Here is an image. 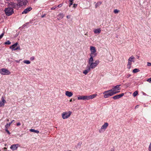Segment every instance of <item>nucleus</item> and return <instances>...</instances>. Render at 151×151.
<instances>
[{
	"label": "nucleus",
	"instance_id": "obj_4",
	"mask_svg": "<svg viewBox=\"0 0 151 151\" xmlns=\"http://www.w3.org/2000/svg\"><path fill=\"white\" fill-rule=\"evenodd\" d=\"M103 93L104 94V97L106 98L116 94V93L113 92V91L111 89L104 91Z\"/></svg>",
	"mask_w": 151,
	"mask_h": 151
},
{
	"label": "nucleus",
	"instance_id": "obj_22",
	"mask_svg": "<svg viewBox=\"0 0 151 151\" xmlns=\"http://www.w3.org/2000/svg\"><path fill=\"white\" fill-rule=\"evenodd\" d=\"M139 71V70L137 68H135L133 70V72L134 73H136L137 72H138Z\"/></svg>",
	"mask_w": 151,
	"mask_h": 151
},
{
	"label": "nucleus",
	"instance_id": "obj_13",
	"mask_svg": "<svg viewBox=\"0 0 151 151\" xmlns=\"http://www.w3.org/2000/svg\"><path fill=\"white\" fill-rule=\"evenodd\" d=\"M91 69L87 66L86 69L83 71V73L85 75H86L91 71Z\"/></svg>",
	"mask_w": 151,
	"mask_h": 151
},
{
	"label": "nucleus",
	"instance_id": "obj_14",
	"mask_svg": "<svg viewBox=\"0 0 151 151\" xmlns=\"http://www.w3.org/2000/svg\"><path fill=\"white\" fill-rule=\"evenodd\" d=\"M18 144L13 145L11 146L10 148L13 150H17L18 147Z\"/></svg>",
	"mask_w": 151,
	"mask_h": 151
},
{
	"label": "nucleus",
	"instance_id": "obj_1",
	"mask_svg": "<svg viewBox=\"0 0 151 151\" xmlns=\"http://www.w3.org/2000/svg\"><path fill=\"white\" fill-rule=\"evenodd\" d=\"M6 2L8 3V5L9 7L5 8L4 11L6 15L9 16L12 15L14 13L13 8L15 7L16 4L11 2L10 3L8 2Z\"/></svg>",
	"mask_w": 151,
	"mask_h": 151
},
{
	"label": "nucleus",
	"instance_id": "obj_50",
	"mask_svg": "<svg viewBox=\"0 0 151 151\" xmlns=\"http://www.w3.org/2000/svg\"><path fill=\"white\" fill-rule=\"evenodd\" d=\"M9 0H6V1H8Z\"/></svg>",
	"mask_w": 151,
	"mask_h": 151
},
{
	"label": "nucleus",
	"instance_id": "obj_31",
	"mask_svg": "<svg viewBox=\"0 0 151 151\" xmlns=\"http://www.w3.org/2000/svg\"><path fill=\"white\" fill-rule=\"evenodd\" d=\"M10 124H7L5 126V127L6 128H8V127H9L10 126Z\"/></svg>",
	"mask_w": 151,
	"mask_h": 151
},
{
	"label": "nucleus",
	"instance_id": "obj_23",
	"mask_svg": "<svg viewBox=\"0 0 151 151\" xmlns=\"http://www.w3.org/2000/svg\"><path fill=\"white\" fill-rule=\"evenodd\" d=\"M2 101L4 104L6 102V101L5 100V97L3 96H2L1 98Z\"/></svg>",
	"mask_w": 151,
	"mask_h": 151
},
{
	"label": "nucleus",
	"instance_id": "obj_11",
	"mask_svg": "<svg viewBox=\"0 0 151 151\" xmlns=\"http://www.w3.org/2000/svg\"><path fill=\"white\" fill-rule=\"evenodd\" d=\"M32 9V8L30 7H27L25 9L24 11L22 12V14H26L28 12L30 11Z\"/></svg>",
	"mask_w": 151,
	"mask_h": 151
},
{
	"label": "nucleus",
	"instance_id": "obj_24",
	"mask_svg": "<svg viewBox=\"0 0 151 151\" xmlns=\"http://www.w3.org/2000/svg\"><path fill=\"white\" fill-rule=\"evenodd\" d=\"M138 94V91H135L133 93V96L134 97L136 96Z\"/></svg>",
	"mask_w": 151,
	"mask_h": 151
},
{
	"label": "nucleus",
	"instance_id": "obj_12",
	"mask_svg": "<svg viewBox=\"0 0 151 151\" xmlns=\"http://www.w3.org/2000/svg\"><path fill=\"white\" fill-rule=\"evenodd\" d=\"M124 93H122L118 95L115 96L113 97V99H119L123 96L124 95Z\"/></svg>",
	"mask_w": 151,
	"mask_h": 151
},
{
	"label": "nucleus",
	"instance_id": "obj_21",
	"mask_svg": "<svg viewBox=\"0 0 151 151\" xmlns=\"http://www.w3.org/2000/svg\"><path fill=\"white\" fill-rule=\"evenodd\" d=\"M78 100H83V96H81L79 95L78 97Z\"/></svg>",
	"mask_w": 151,
	"mask_h": 151
},
{
	"label": "nucleus",
	"instance_id": "obj_42",
	"mask_svg": "<svg viewBox=\"0 0 151 151\" xmlns=\"http://www.w3.org/2000/svg\"><path fill=\"white\" fill-rule=\"evenodd\" d=\"M6 131L9 134H10V133L8 130L6 129Z\"/></svg>",
	"mask_w": 151,
	"mask_h": 151
},
{
	"label": "nucleus",
	"instance_id": "obj_44",
	"mask_svg": "<svg viewBox=\"0 0 151 151\" xmlns=\"http://www.w3.org/2000/svg\"><path fill=\"white\" fill-rule=\"evenodd\" d=\"M110 151H115V150L114 149H111Z\"/></svg>",
	"mask_w": 151,
	"mask_h": 151
},
{
	"label": "nucleus",
	"instance_id": "obj_38",
	"mask_svg": "<svg viewBox=\"0 0 151 151\" xmlns=\"http://www.w3.org/2000/svg\"><path fill=\"white\" fill-rule=\"evenodd\" d=\"M77 6V4H73V7L74 8H75Z\"/></svg>",
	"mask_w": 151,
	"mask_h": 151
},
{
	"label": "nucleus",
	"instance_id": "obj_7",
	"mask_svg": "<svg viewBox=\"0 0 151 151\" xmlns=\"http://www.w3.org/2000/svg\"><path fill=\"white\" fill-rule=\"evenodd\" d=\"M0 73L2 75H9L11 74V72L7 69L3 68L0 69Z\"/></svg>",
	"mask_w": 151,
	"mask_h": 151
},
{
	"label": "nucleus",
	"instance_id": "obj_28",
	"mask_svg": "<svg viewBox=\"0 0 151 151\" xmlns=\"http://www.w3.org/2000/svg\"><path fill=\"white\" fill-rule=\"evenodd\" d=\"M119 12V10H118L117 9H115L114 10V12L115 14H116L118 13Z\"/></svg>",
	"mask_w": 151,
	"mask_h": 151
},
{
	"label": "nucleus",
	"instance_id": "obj_18",
	"mask_svg": "<svg viewBox=\"0 0 151 151\" xmlns=\"http://www.w3.org/2000/svg\"><path fill=\"white\" fill-rule=\"evenodd\" d=\"M101 30L100 28L97 29H95L93 30V32L94 33L96 34H99L101 32Z\"/></svg>",
	"mask_w": 151,
	"mask_h": 151
},
{
	"label": "nucleus",
	"instance_id": "obj_26",
	"mask_svg": "<svg viewBox=\"0 0 151 151\" xmlns=\"http://www.w3.org/2000/svg\"><path fill=\"white\" fill-rule=\"evenodd\" d=\"M24 62L27 64H29L30 63V62L28 60H24Z\"/></svg>",
	"mask_w": 151,
	"mask_h": 151
},
{
	"label": "nucleus",
	"instance_id": "obj_30",
	"mask_svg": "<svg viewBox=\"0 0 151 151\" xmlns=\"http://www.w3.org/2000/svg\"><path fill=\"white\" fill-rule=\"evenodd\" d=\"M148 150L149 151H151V142H150L149 147Z\"/></svg>",
	"mask_w": 151,
	"mask_h": 151
},
{
	"label": "nucleus",
	"instance_id": "obj_40",
	"mask_svg": "<svg viewBox=\"0 0 151 151\" xmlns=\"http://www.w3.org/2000/svg\"><path fill=\"white\" fill-rule=\"evenodd\" d=\"M62 6V5L61 4H60L58 5V7H60Z\"/></svg>",
	"mask_w": 151,
	"mask_h": 151
},
{
	"label": "nucleus",
	"instance_id": "obj_6",
	"mask_svg": "<svg viewBox=\"0 0 151 151\" xmlns=\"http://www.w3.org/2000/svg\"><path fill=\"white\" fill-rule=\"evenodd\" d=\"M72 114L71 111L63 112L62 114V117L63 119H67Z\"/></svg>",
	"mask_w": 151,
	"mask_h": 151
},
{
	"label": "nucleus",
	"instance_id": "obj_2",
	"mask_svg": "<svg viewBox=\"0 0 151 151\" xmlns=\"http://www.w3.org/2000/svg\"><path fill=\"white\" fill-rule=\"evenodd\" d=\"M93 58H90L88 61V66L91 69H93L96 68L99 64L100 62L98 60H96L93 62Z\"/></svg>",
	"mask_w": 151,
	"mask_h": 151
},
{
	"label": "nucleus",
	"instance_id": "obj_10",
	"mask_svg": "<svg viewBox=\"0 0 151 151\" xmlns=\"http://www.w3.org/2000/svg\"><path fill=\"white\" fill-rule=\"evenodd\" d=\"M27 2V0H19L17 4L20 6H22L26 5Z\"/></svg>",
	"mask_w": 151,
	"mask_h": 151
},
{
	"label": "nucleus",
	"instance_id": "obj_17",
	"mask_svg": "<svg viewBox=\"0 0 151 151\" xmlns=\"http://www.w3.org/2000/svg\"><path fill=\"white\" fill-rule=\"evenodd\" d=\"M97 96V94H94L93 95L88 96V100L93 99L95 98Z\"/></svg>",
	"mask_w": 151,
	"mask_h": 151
},
{
	"label": "nucleus",
	"instance_id": "obj_47",
	"mask_svg": "<svg viewBox=\"0 0 151 151\" xmlns=\"http://www.w3.org/2000/svg\"><path fill=\"white\" fill-rule=\"evenodd\" d=\"M31 59L32 60H33L34 59V57H32V58H31Z\"/></svg>",
	"mask_w": 151,
	"mask_h": 151
},
{
	"label": "nucleus",
	"instance_id": "obj_25",
	"mask_svg": "<svg viewBox=\"0 0 151 151\" xmlns=\"http://www.w3.org/2000/svg\"><path fill=\"white\" fill-rule=\"evenodd\" d=\"M88 100V96H83V100Z\"/></svg>",
	"mask_w": 151,
	"mask_h": 151
},
{
	"label": "nucleus",
	"instance_id": "obj_43",
	"mask_svg": "<svg viewBox=\"0 0 151 151\" xmlns=\"http://www.w3.org/2000/svg\"><path fill=\"white\" fill-rule=\"evenodd\" d=\"M14 121V120H13L11 122L9 123V124L10 125Z\"/></svg>",
	"mask_w": 151,
	"mask_h": 151
},
{
	"label": "nucleus",
	"instance_id": "obj_41",
	"mask_svg": "<svg viewBox=\"0 0 151 151\" xmlns=\"http://www.w3.org/2000/svg\"><path fill=\"white\" fill-rule=\"evenodd\" d=\"M20 124H21L19 122H18V123H17V125L18 126L20 125Z\"/></svg>",
	"mask_w": 151,
	"mask_h": 151
},
{
	"label": "nucleus",
	"instance_id": "obj_8",
	"mask_svg": "<svg viewBox=\"0 0 151 151\" xmlns=\"http://www.w3.org/2000/svg\"><path fill=\"white\" fill-rule=\"evenodd\" d=\"M120 85H117L115 86H113L112 89H111L113 91V92L116 93V94L119 92L120 91H117L121 89V88L120 87Z\"/></svg>",
	"mask_w": 151,
	"mask_h": 151
},
{
	"label": "nucleus",
	"instance_id": "obj_48",
	"mask_svg": "<svg viewBox=\"0 0 151 151\" xmlns=\"http://www.w3.org/2000/svg\"><path fill=\"white\" fill-rule=\"evenodd\" d=\"M72 101V99H70V102H71Z\"/></svg>",
	"mask_w": 151,
	"mask_h": 151
},
{
	"label": "nucleus",
	"instance_id": "obj_35",
	"mask_svg": "<svg viewBox=\"0 0 151 151\" xmlns=\"http://www.w3.org/2000/svg\"><path fill=\"white\" fill-rule=\"evenodd\" d=\"M147 81L149 83H151V78L148 79L147 80Z\"/></svg>",
	"mask_w": 151,
	"mask_h": 151
},
{
	"label": "nucleus",
	"instance_id": "obj_46",
	"mask_svg": "<svg viewBox=\"0 0 151 151\" xmlns=\"http://www.w3.org/2000/svg\"><path fill=\"white\" fill-rule=\"evenodd\" d=\"M45 15H43V16H41V17H42V18H43V17H45Z\"/></svg>",
	"mask_w": 151,
	"mask_h": 151
},
{
	"label": "nucleus",
	"instance_id": "obj_27",
	"mask_svg": "<svg viewBox=\"0 0 151 151\" xmlns=\"http://www.w3.org/2000/svg\"><path fill=\"white\" fill-rule=\"evenodd\" d=\"M4 103L2 101H0V107L4 106Z\"/></svg>",
	"mask_w": 151,
	"mask_h": 151
},
{
	"label": "nucleus",
	"instance_id": "obj_15",
	"mask_svg": "<svg viewBox=\"0 0 151 151\" xmlns=\"http://www.w3.org/2000/svg\"><path fill=\"white\" fill-rule=\"evenodd\" d=\"M65 95L68 97H71L73 96V93L71 92L67 91H65Z\"/></svg>",
	"mask_w": 151,
	"mask_h": 151
},
{
	"label": "nucleus",
	"instance_id": "obj_16",
	"mask_svg": "<svg viewBox=\"0 0 151 151\" xmlns=\"http://www.w3.org/2000/svg\"><path fill=\"white\" fill-rule=\"evenodd\" d=\"M17 45L18 43L17 42H16L15 43L10 46V48L12 49V51L15 50V49H16Z\"/></svg>",
	"mask_w": 151,
	"mask_h": 151
},
{
	"label": "nucleus",
	"instance_id": "obj_39",
	"mask_svg": "<svg viewBox=\"0 0 151 151\" xmlns=\"http://www.w3.org/2000/svg\"><path fill=\"white\" fill-rule=\"evenodd\" d=\"M56 8V6H55V7H53L51 8V9L52 10L55 9Z\"/></svg>",
	"mask_w": 151,
	"mask_h": 151
},
{
	"label": "nucleus",
	"instance_id": "obj_5",
	"mask_svg": "<svg viewBox=\"0 0 151 151\" xmlns=\"http://www.w3.org/2000/svg\"><path fill=\"white\" fill-rule=\"evenodd\" d=\"M134 57L133 56L130 57L128 59V64L127 65V68L130 69L131 68V65L132 62H134Z\"/></svg>",
	"mask_w": 151,
	"mask_h": 151
},
{
	"label": "nucleus",
	"instance_id": "obj_49",
	"mask_svg": "<svg viewBox=\"0 0 151 151\" xmlns=\"http://www.w3.org/2000/svg\"><path fill=\"white\" fill-rule=\"evenodd\" d=\"M67 18H68V16H67Z\"/></svg>",
	"mask_w": 151,
	"mask_h": 151
},
{
	"label": "nucleus",
	"instance_id": "obj_37",
	"mask_svg": "<svg viewBox=\"0 0 151 151\" xmlns=\"http://www.w3.org/2000/svg\"><path fill=\"white\" fill-rule=\"evenodd\" d=\"M101 2L99 1V2H98L97 3V4H96V5H100L101 4Z\"/></svg>",
	"mask_w": 151,
	"mask_h": 151
},
{
	"label": "nucleus",
	"instance_id": "obj_29",
	"mask_svg": "<svg viewBox=\"0 0 151 151\" xmlns=\"http://www.w3.org/2000/svg\"><path fill=\"white\" fill-rule=\"evenodd\" d=\"M11 42L9 40L7 41L5 43V44L6 45H10L11 44Z\"/></svg>",
	"mask_w": 151,
	"mask_h": 151
},
{
	"label": "nucleus",
	"instance_id": "obj_45",
	"mask_svg": "<svg viewBox=\"0 0 151 151\" xmlns=\"http://www.w3.org/2000/svg\"><path fill=\"white\" fill-rule=\"evenodd\" d=\"M4 149L5 151L7 150V148L6 147H4Z\"/></svg>",
	"mask_w": 151,
	"mask_h": 151
},
{
	"label": "nucleus",
	"instance_id": "obj_36",
	"mask_svg": "<svg viewBox=\"0 0 151 151\" xmlns=\"http://www.w3.org/2000/svg\"><path fill=\"white\" fill-rule=\"evenodd\" d=\"M147 65L148 66H151V63H150L148 62L147 63Z\"/></svg>",
	"mask_w": 151,
	"mask_h": 151
},
{
	"label": "nucleus",
	"instance_id": "obj_20",
	"mask_svg": "<svg viewBox=\"0 0 151 151\" xmlns=\"http://www.w3.org/2000/svg\"><path fill=\"white\" fill-rule=\"evenodd\" d=\"M30 131L31 132H33L37 133H38L39 132V131L37 130H35L34 129H30Z\"/></svg>",
	"mask_w": 151,
	"mask_h": 151
},
{
	"label": "nucleus",
	"instance_id": "obj_3",
	"mask_svg": "<svg viewBox=\"0 0 151 151\" xmlns=\"http://www.w3.org/2000/svg\"><path fill=\"white\" fill-rule=\"evenodd\" d=\"M90 50L91 51V53L90 54V58H92H92H93L96 56L97 53H96V50L95 47L93 46H90Z\"/></svg>",
	"mask_w": 151,
	"mask_h": 151
},
{
	"label": "nucleus",
	"instance_id": "obj_19",
	"mask_svg": "<svg viewBox=\"0 0 151 151\" xmlns=\"http://www.w3.org/2000/svg\"><path fill=\"white\" fill-rule=\"evenodd\" d=\"M64 15L62 13L60 14L58 16V20H60L63 19L64 17Z\"/></svg>",
	"mask_w": 151,
	"mask_h": 151
},
{
	"label": "nucleus",
	"instance_id": "obj_33",
	"mask_svg": "<svg viewBox=\"0 0 151 151\" xmlns=\"http://www.w3.org/2000/svg\"><path fill=\"white\" fill-rule=\"evenodd\" d=\"M70 3L69 5V6H70L73 4V1L71 0H70Z\"/></svg>",
	"mask_w": 151,
	"mask_h": 151
},
{
	"label": "nucleus",
	"instance_id": "obj_9",
	"mask_svg": "<svg viewBox=\"0 0 151 151\" xmlns=\"http://www.w3.org/2000/svg\"><path fill=\"white\" fill-rule=\"evenodd\" d=\"M108 126V124L107 122H106L101 127V129L99 130V133H101L104 132L107 128Z\"/></svg>",
	"mask_w": 151,
	"mask_h": 151
},
{
	"label": "nucleus",
	"instance_id": "obj_34",
	"mask_svg": "<svg viewBox=\"0 0 151 151\" xmlns=\"http://www.w3.org/2000/svg\"><path fill=\"white\" fill-rule=\"evenodd\" d=\"M15 49V50H20V47L18 46L17 47H16V49Z\"/></svg>",
	"mask_w": 151,
	"mask_h": 151
},
{
	"label": "nucleus",
	"instance_id": "obj_32",
	"mask_svg": "<svg viewBox=\"0 0 151 151\" xmlns=\"http://www.w3.org/2000/svg\"><path fill=\"white\" fill-rule=\"evenodd\" d=\"M4 35V33H3L0 35V39L3 37Z\"/></svg>",
	"mask_w": 151,
	"mask_h": 151
}]
</instances>
